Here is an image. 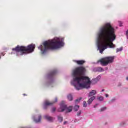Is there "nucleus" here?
Listing matches in <instances>:
<instances>
[{
	"mask_svg": "<svg viewBox=\"0 0 128 128\" xmlns=\"http://www.w3.org/2000/svg\"><path fill=\"white\" fill-rule=\"evenodd\" d=\"M96 90H92L91 92H89L88 96H96Z\"/></svg>",
	"mask_w": 128,
	"mask_h": 128,
	"instance_id": "1a4fd4ad",
	"label": "nucleus"
},
{
	"mask_svg": "<svg viewBox=\"0 0 128 128\" xmlns=\"http://www.w3.org/2000/svg\"><path fill=\"white\" fill-rule=\"evenodd\" d=\"M74 62L78 66H82V64H84L86 62V61H84V60H74Z\"/></svg>",
	"mask_w": 128,
	"mask_h": 128,
	"instance_id": "6e6552de",
	"label": "nucleus"
},
{
	"mask_svg": "<svg viewBox=\"0 0 128 128\" xmlns=\"http://www.w3.org/2000/svg\"><path fill=\"white\" fill-rule=\"evenodd\" d=\"M40 120H42V116L40 115L38 116V119H34V121L36 122H40Z\"/></svg>",
	"mask_w": 128,
	"mask_h": 128,
	"instance_id": "ddd939ff",
	"label": "nucleus"
},
{
	"mask_svg": "<svg viewBox=\"0 0 128 128\" xmlns=\"http://www.w3.org/2000/svg\"><path fill=\"white\" fill-rule=\"evenodd\" d=\"M104 68L100 67H98L96 68V72H104Z\"/></svg>",
	"mask_w": 128,
	"mask_h": 128,
	"instance_id": "4468645a",
	"label": "nucleus"
},
{
	"mask_svg": "<svg viewBox=\"0 0 128 128\" xmlns=\"http://www.w3.org/2000/svg\"><path fill=\"white\" fill-rule=\"evenodd\" d=\"M126 80H128V76L126 78Z\"/></svg>",
	"mask_w": 128,
	"mask_h": 128,
	"instance_id": "c85d7f7f",
	"label": "nucleus"
},
{
	"mask_svg": "<svg viewBox=\"0 0 128 128\" xmlns=\"http://www.w3.org/2000/svg\"><path fill=\"white\" fill-rule=\"evenodd\" d=\"M24 96H26V94H24Z\"/></svg>",
	"mask_w": 128,
	"mask_h": 128,
	"instance_id": "7c9ffc66",
	"label": "nucleus"
},
{
	"mask_svg": "<svg viewBox=\"0 0 128 128\" xmlns=\"http://www.w3.org/2000/svg\"><path fill=\"white\" fill-rule=\"evenodd\" d=\"M43 46L40 45L38 48L42 52V54H44L48 50H56L64 46V42L60 38H55L52 40L45 41L43 43Z\"/></svg>",
	"mask_w": 128,
	"mask_h": 128,
	"instance_id": "7ed1b4c3",
	"label": "nucleus"
},
{
	"mask_svg": "<svg viewBox=\"0 0 128 128\" xmlns=\"http://www.w3.org/2000/svg\"><path fill=\"white\" fill-rule=\"evenodd\" d=\"M67 98L68 100H72V94H69L68 95Z\"/></svg>",
	"mask_w": 128,
	"mask_h": 128,
	"instance_id": "dca6fc26",
	"label": "nucleus"
},
{
	"mask_svg": "<svg viewBox=\"0 0 128 128\" xmlns=\"http://www.w3.org/2000/svg\"><path fill=\"white\" fill-rule=\"evenodd\" d=\"M122 48H120L116 49L117 52H122Z\"/></svg>",
	"mask_w": 128,
	"mask_h": 128,
	"instance_id": "6ab92c4d",
	"label": "nucleus"
},
{
	"mask_svg": "<svg viewBox=\"0 0 128 128\" xmlns=\"http://www.w3.org/2000/svg\"><path fill=\"white\" fill-rule=\"evenodd\" d=\"M36 48V45L31 44L27 46H20L18 45L16 48H12L13 52H16L17 54V56H22L26 54H30V52H32Z\"/></svg>",
	"mask_w": 128,
	"mask_h": 128,
	"instance_id": "20e7f679",
	"label": "nucleus"
},
{
	"mask_svg": "<svg viewBox=\"0 0 128 128\" xmlns=\"http://www.w3.org/2000/svg\"><path fill=\"white\" fill-rule=\"evenodd\" d=\"M66 110V112H70L72 110V106L66 107V105L62 104L60 108L58 109V112H64Z\"/></svg>",
	"mask_w": 128,
	"mask_h": 128,
	"instance_id": "423d86ee",
	"label": "nucleus"
},
{
	"mask_svg": "<svg viewBox=\"0 0 128 128\" xmlns=\"http://www.w3.org/2000/svg\"><path fill=\"white\" fill-rule=\"evenodd\" d=\"M0 58H1V57H0Z\"/></svg>",
	"mask_w": 128,
	"mask_h": 128,
	"instance_id": "473e14b6",
	"label": "nucleus"
},
{
	"mask_svg": "<svg viewBox=\"0 0 128 128\" xmlns=\"http://www.w3.org/2000/svg\"><path fill=\"white\" fill-rule=\"evenodd\" d=\"M106 110V108L103 107L100 109V112H104V110Z\"/></svg>",
	"mask_w": 128,
	"mask_h": 128,
	"instance_id": "aec40b11",
	"label": "nucleus"
},
{
	"mask_svg": "<svg viewBox=\"0 0 128 128\" xmlns=\"http://www.w3.org/2000/svg\"><path fill=\"white\" fill-rule=\"evenodd\" d=\"M68 124V122L66 121L64 122V124Z\"/></svg>",
	"mask_w": 128,
	"mask_h": 128,
	"instance_id": "bb28decb",
	"label": "nucleus"
},
{
	"mask_svg": "<svg viewBox=\"0 0 128 128\" xmlns=\"http://www.w3.org/2000/svg\"><path fill=\"white\" fill-rule=\"evenodd\" d=\"M98 38L100 42L98 44V48L100 54H102L104 50L108 48H114L116 45L112 42L116 38L114 28L110 23L106 24L100 30Z\"/></svg>",
	"mask_w": 128,
	"mask_h": 128,
	"instance_id": "f257e3e1",
	"label": "nucleus"
},
{
	"mask_svg": "<svg viewBox=\"0 0 128 128\" xmlns=\"http://www.w3.org/2000/svg\"><path fill=\"white\" fill-rule=\"evenodd\" d=\"M80 114H82V111L80 110L78 113H77V116H80Z\"/></svg>",
	"mask_w": 128,
	"mask_h": 128,
	"instance_id": "5701e85b",
	"label": "nucleus"
},
{
	"mask_svg": "<svg viewBox=\"0 0 128 128\" xmlns=\"http://www.w3.org/2000/svg\"><path fill=\"white\" fill-rule=\"evenodd\" d=\"M44 118L47 120L48 122H52V120H54V118L52 117H50L48 115L44 116Z\"/></svg>",
	"mask_w": 128,
	"mask_h": 128,
	"instance_id": "f8f14e48",
	"label": "nucleus"
},
{
	"mask_svg": "<svg viewBox=\"0 0 128 128\" xmlns=\"http://www.w3.org/2000/svg\"><path fill=\"white\" fill-rule=\"evenodd\" d=\"M96 98V96H92L90 98L88 99V104H90L92 102L94 101V100Z\"/></svg>",
	"mask_w": 128,
	"mask_h": 128,
	"instance_id": "9b49d317",
	"label": "nucleus"
},
{
	"mask_svg": "<svg viewBox=\"0 0 128 128\" xmlns=\"http://www.w3.org/2000/svg\"><path fill=\"white\" fill-rule=\"evenodd\" d=\"M98 100H100V102H102V100H104V97L100 96L98 98Z\"/></svg>",
	"mask_w": 128,
	"mask_h": 128,
	"instance_id": "a211bd4d",
	"label": "nucleus"
},
{
	"mask_svg": "<svg viewBox=\"0 0 128 128\" xmlns=\"http://www.w3.org/2000/svg\"><path fill=\"white\" fill-rule=\"evenodd\" d=\"M86 72V68L84 66L76 67L73 70L74 82H76L78 84L72 83L77 90H82V88H88L90 86V78L84 76V75Z\"/></svg>",
	"mask_w": 128,
	"mask_h": 128,
	"instance_id": "f03ea898",
	"label": "nucleus"
},
{
	"mask_svg": "<svg viewBox=\"0 0 128 128\" xmlns=\"http://www.w3.org/2000/svg\"><path fill=\"white\" fill-rule=\"evenodd\" d=\"M98 106V104H96V105L94 106V108H96V106Z\"/></svg>",
	"mask_w": 128,
	"mask_h": 128,
	"instance_id": "a878e982",
	"label": "nucleus"
},
{
	"mask_svg": "<svg viewBox=\"0 0 128 128\" xmlns=\"http://www.w3.org/2000/svg\"><path fill=\"white\" fill-rule=\"evenodd\" d=\"M58 120H59V122H62V117L60 116H58Z\"/></svg>",
	"mask_w": 128,
	"mask_h": 128,
	"instance_id": "f3484780",
	"label": "nucleus"
},
{
	"mask_svg": "<svg viewBox=\"0 0 128 128\" xmlns=\"http://www.w3.org/2000/svg\"><path fill=\"white\" fill-rule=\"evenodd\" d=\"M78 108H80V106L78 105H76L74 108V112H78Z\"/></svg>",
	"mask_w": 128,
	"mask_h": 128,
	"instance_id": "2eb2a0df",
	"label": "nucleus"
},
{
	"mask_svg": "<svg viewBox=\"0 0 128 128\" xmlns=\"http://www.w3.org/2000/svg\"><path fill=\"white\" fill-rule=\"evenodd\" d=\"M56 108H53L52 110V112H56Z\"/></svg>",
	"mask_w": 128,
	"mask_h": 128,
	"instance_id": "b1692460",
	"label": "nucleus"
},
{
	"mask_svg": "<svg viewBox=\"0 0 128 128\" xmlns=\"http://www.w3.org/2000/svg\"><path fill=\"white\" fill-rule=\"evenodd\" d=\"M58 102V98H55L54 100L52 102H50L48 101L45 102L44 104V108H46V106H52V104H54V102Z\"/></svg>",
	"mask_w": 128,
	"mask_h": 128,
	"instance_id": "0eeeda50",
	"label": "nucleus"
},
{
	"mask_svg": "<svg viewBox=\"0 0 128 128\" xmlns=\"http://www.w3.org/2000/svg\"><path fill=\"white\" fill-rule=\"evenodd\" d=\"M106 98H108V94H106Z\"/></svg>",
	"mask_w": 128,
	"mask_h": 128,
	"instance_id": "cd10ccee",
	"label": "nucleus"
},
{
	"mask_svg": "<svg viewBox=\"0 0 128 128\" xmlns=\"http://www.w3.org/2000/svg\"><path fill=\"white\" fill-rule=\"evenodd\" d=\"M114 56H107L101 58L99 62L102 66H108V64H112L114 62Z\"/></svg>",
	"mask_w": 128,
	"mask_h": 128,
	"instance_id": "39448f33",
	"label": "nucleus"
},
{
	"mask_svg": "<svg viewBox=\"0 0 128 128\" xmlns=\"http://www.w3.org/2000/svg\"><path fill=\"white\" fill-rule=\"evenodd\" d=\"M80 100H82V98H80L79 99H76V100H75V102H76V104L77 102H79Z\"/></svg>",
	"mask_w": 128,
	"mask_h": 128,
	"instance_id": "412c9836",
	"label": "nucleus"
},
{
	"mask_svg": "<svg viewBox=\"0 0 128 128\" xmlns=\"http://www.w3.org/2000/svg\"><path fill=\"white\" fill-rule=\"evenodd\" d=\"M102 92H104V89H102Z\"/></svg>",
	"mask_w": 128,
	"mask_h": 128,
	"instance_id": "c756f323",
	"label": "nucleus"
},
{
	"mask_svg": "<svg viewBox=\"0 0 128 128\" xmlns=\"http://www.w3.org/2000/svg\"><path fill=\"white\" fill-rule=\"evenodd\" d=\"M120 26H122V25H120Z\"/></svg>",
	"mask_w": 128,
	"mask_h": 128,
	"instance_id": "2f4dec72",
	"label": "nucleus"
},
{
	"mask_svg": "<svg viewBox=\"0 0 128 128\" xmlns=\"http://www.w3.org/2000/svg\"><path fill=\"white\" fill-rule=\"evenodd\" d=\"M126 36H127V38H128V30L126 32Z\"/></svg>",
	"mask_w": 128,
	"mask_h": 128,
	"instance_id": "393cba45",
	"label": "nucleus"
},
{
	"mask_svg": "<svg viewBox=\"0 0 128 128\" xmlns=\"http://www.w3.org/2000/svg\"><path fill=\"white\" fill-rule=\"evenodd\" d=\"M83 106H84V108H86V102H84Z\"/></svg>",
	"mask_w": 128,
	"mask_h": 128,
	"instance_id": "4be33fe9",
	"label": "nucleus"
},
{
	"mask_svg": "<svg viewBox=\"0 0 128 128\" xmlns=\"http://www.w3.org/2000/svg\"><path fill=\"white\" fill-rule=\"evenodd\" d=\"M56 74V70H54L48 74V76L49 78H52V76H54Z\"/></svg>",
	"mask_w": 128,
	"mask_h": 128,
	"instance_id": "9d476101",
	"label": "nucleus"
}]
</instances>
